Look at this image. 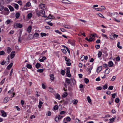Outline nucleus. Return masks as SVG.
<instances>
[{
  "label": "nucleus",
  "mask_w": 123,
  "mask_h": 123,
  "mask_svg": "<svg viewBox=\"0 0 123 123\" xmlns=\"http://www.w3.org/2000/svg\"><path fill=\"white\" fill-rule=\"evenodd\" d=\"M55 17H54V18ZM48 19H51V18L53 19L54 18V17L52 15H51L50 14L47 17Z\"/></svg>",
  "instance_id": "6ab92c4d"
},
{
  "label": "nucleus",
  "mask_w": 123,
  "mask_h": 123,
  "mask_svg": "<svg viewBox=\"0 0 123 123\" xmlns=\"http://www.w3.org/2000/svg\"><path fill=\"white\" fill-rule=\"evenodd\" d=\"M23 26L20 23H17L16 25V26H14V27L15 28H21Z\"/></svg>",
  "instance_id": "20e7f679"
},
{
  "label": "nucleus",
  "mask_w": 123,
  "mask_h": 123,
  "mask_svg": "<svg viewBox=\"0 0 123 123\" xmlns=\"http://www.w3.org/2000/svg\"><path fill=\"white\" fill-rule=\"evenodd\" d=\"M113 63L111 61L108 62V65L109 67H112L113 65Z\"/></svg>",
  "instance_id": "4468645a"
},
{
  "label": "nucleus",
  "mask_w": 123,
  "mask_h": 123,
  "mask_svg": "<svg viewBox=\"0 0 123 123\" xmlns=\"http://www.w3.org/2000/svg\"><path fill=\"white\" fill-rule=\"evenodd\" d=\"M40 34L42 37L46 36L47 35V34L46 33H41Z\"/></svg>",
  "instance_id": "2f4dec72"
},
{
  "label": "nucleus",
  "mask_w": 123,
  "mask_h": 123,
  "mask_svg": "<svg viewBox=\"0 0 123 123\" xmlns=\"http://www.w3.org/2000/svg\"><path fill=\"white\" fill-rule=\"evenodd\" d=\"M68 95V93L67 92H65V94H63L62 95V97L65 98Z\"/></svg>",
  "instance_id": "c756f323"
},
{
  "label": "nucleus",
  "mask_w": 123,
  "mask_h": 123,
  "mask_svg": "<svg viewBox=\"0 0 123 123\" xmlns=\"http://www.w3.org/2000/svg\"><path fill=\"white\" fill-rule=\"evenodd\" d=\"M85 58V56L84 55H83L80 58V60L81 61H83L84 59Z\"/></svg>",
  "instance_id": "6e6d98bb"
},
{
  "label": "nucleus",
  "mask_w": 123,
  "mask_h": 123,
  "mask_svg": "<svg viewBox=\"0 0 123 123\" xmlns=\"http://www.w3.org/2000/svg\"><path fill=\"white\" fill-rule=\"evenodd\" d=\"M5 54V52L4 51L2 50L0 51V55H4Z\"/></svg>",
  "instance_id": "79ce46f5"
},
{
  "label": "nucleus",
  "mask_w": 123,
  "mask_h": 123,
  "mask_svg": "<svg viewBox=\"0 0 123 123\" xmlns=\"http://www.w3.org/2000/svg\"><path fill=\"white\" fill-rule=\"evenodd\" d=\"M119 99L118 98H116L115 100V101L116 103H118L119 102Z\"/></svg>",
  "instance_id": "e433bc0d"
},
{
  "label": "nucleus",
  "mask_w": 123,
  "mask_h": 123,
  "mask_svg": "<svg viewBox=\"0 0 123 123\" xmlns=\"http://www.w3.org/2000/svg\"><path fill=\"white\" fill-rule=\"evenodd\" d=\"M4 6L2 5L0 6V11H2L4 9Z\"/></svg>",
  "instance_id": "de8ad7c7"
},
{
  "label": "nucleus",
  "mask_w": 123,
  "mask_h": 123,
  "mask_svg": "<svg viewBox=\"0 0 123 123\" xmlns=\"http://www.w3.org/2000/svg\"><path fill=\"white\" fill-rule=\"evenodd\" d=\"M43 69H38L37 70V72L40 73H42L43 72Z\"/></svg>",
  "instance_id": "f704fd0d"
},
{
  "label": "nucleus",
  "mask_w": 123,
  "mask_h": 123,
  "mask_svg": "<svg viewBox=\"0 0 123 123\" xmlns=\"http://www.w3.org/2000/svg\"><path fill=\"white\" fill-rule=\"evenodd\" d=\"M12 49L9 47L7 48V52L8 53H9L11 51Z\"/></svg>",
  "instance_id": "2eb2a0df"
},
{
  "label": "nucleus",
  "mask_w": 123,
  "mask_h": 123,
  "mask_svg": "<svg viewBox=\"0 0 123 123\" xmlns=\"http://www.w3.org/2000/svg\"><path fill=\"white\" fill-rule=\"evenodd\" d=\"M51 114V113L49 111H48L46 113V115L48 116H50Z\"/></svg>",
  "instance_id": "8fccbe9b"
},
{
  "label": "nucleus",
  "mask_w": 123,
  "mask_h": 123,
  "mask_svg": "<svg viewBox=\"0 0 123 123\" xmlns=\"http://www.w3.org/2000/svg\"><path fill=\"white\" fill-rule=\"evenodd\" d=\"M43 104V103L41 101H40L39 103V105H38V107L39 108H40L42 106V105Z\"/></svg>",
  "instance_id": "4be33fe9"
},
{
  "label": "nucleus",
  "mask_w": 123,
  "mask_h": 123,
  "mask_svg": "<svg viewBox=\"0 0 123 123\" xmlns=\"http://www.w3.org/2000/svg\"><path fill=\"white\" fill-rule=\"evenodd\" d=\"M65 113L66 112L65 111H62L60 112V114L61 115L64 114H65Z\"/></svg>",
  "instance_id": "774afa93"
},
{
  "label": "nucleus",
  "mask_w": 123,
  "mask_h": 123,
  "mask_svg": "<svg viewBox=\"0 0 123 123\" xmlns=\"http://www.w3.org/2000/svg\"><path fill=\"white\" fill-rule=\"evenodd\" d=\"M71 81L70 79L69 80L68 78H66V82L68 84H70V83Z\"/></svg>",
  "instance_id": "412c9836"
},
{
  "label": "nucleus",
  "mask_w": 123,
  "mask_h": 123,
  "mask_svg": "<svg viewBox=\"0 0 123 123\" xmlns=\"http://www.w3.org/2000/svg\"><path fill=\"white\" fill-rule=\"evenodd\" d=\"M48 24L50 26H52L53 25L52 23L50 22L49 21L47 22Z\"/></svg>",
  "instance_id": "e2e57ef3"
},
{
  "label": "nucleus",
  "mask_w": 123,
  "mask_h": 123,
  "mask_svg": "<svg viewBox=\"0 0 123 123\" xmlns=\"http://www.w3.org/2000/svg\"><path fill=\"white\" fill-rule=\"evenodd\" d=\"M5 79V78H4L3 80H2L1 82L0 83V85H2L4 83Z\"/></svg>",
  "instance_id": "5fc2aeb1"
},
{
  "label": "nucleus",
  "mask_w": 123,
  "mask_h": 123,
  "mask_svg": "<svg viewBox=\"0 0 123 123\" xmlns=\"http://www.w3.org/2000/svg\"><path fill=\"white\" fill-rule=\"evenodd\" d=\"M39 7L40 8L43 9L45 7V4H41L39 5Z\"/></svg>",
  "instance_id": "423d86ee"
},
{
  "label": "nucleus",
  "mask_w": 123,
  "mask_h": 123,
  "mask_svg": "<svg viewBox=\"0 0 123 123\" xmlns=\"http://www.w3.org/2000/svg\"><path fill=\"white\" fill-rule=\"evenodd\" d=\"M116 93H115L113 94L112 95V97L113 98H114L116 97Z\"/></svg>",
  "instance_id": "603ef678"
},
{
  "label": "nucleus",
  "mask_w": 123,
  "mask_h": 123,
  "mask_svg": "<svg viewBox=\"0 0 123 123\" xmlns=\"http://www.w3.org/2000/svg\"><path fill=\"white\" fill-rule=\"evenodd\" d=\"M70 43L73 46L75 45V42L74 41H72L70 42Z\"/></svg>",
  "instance_id": "cd10ccee"
},
{
  "label": "nucleus",
  "mask_w": 123,
  "mask_h": 123,
  "mask_svg": "<svg viewBox=\"0 0 123 123\" xmlns=\"http://www.w3.org/2000/svg\"><path fill=\"white\" fill-rule=\"evenodd\" d=\"M55 121L57 122H58L59 121V120H58L57 119V117L56 116L55 117Z\"/></svg>",
  "instance_id": "680f3d73"
},
{
  "label": "nucleus",
  "mask_w": 123,
  "mask_h": 123,
  "mask_svg": "<svg viewBox=\"0 0 123 123\" xmlns=\"http://www.w3.org/2000/svg\"><path fill=\"white\" fill-rule=\"evenodd\" d=\"M8 0H2V2L3 4L6 3H7Z\"/></svg>",
  "instance_id": "473e14b6"
},
{
  "label": "nucleus",
  "mask_w": 123,
  "mask_h": 123,
  "mask_svg": "<svg viewBox=\"0 0 123 123\" xmlns=\"http://www.w3.org/2000/svg\"><path fill=\"white\" fill-rule=\"evenodd\" d=\"M66 74L67 76L69 77H70L71 76V75L70 74V70L69 68H67V73Z\"/></svg>",
  "instance_id": "f257e3e1"
},
{
  "label": "nucleus",
  "mask_w": 123,
  "mask_h": 123,
  "mask_svg": "<svg viewBox=\"0 0 123 123\" xmlns=\"http://www.w3.org/2000/svg\"><path fill=\"white\" fill-rule=\"evenodd\" d=\"M113 89V86H110L108 88L109 90H112Z\"/></svg>",
  "instance_id": "4d7b16f0"
},
{
  "label": "nucleus",
  "mask_w": 123,
  "mask_h": 123,
  "mask_svg": "<svg viewBox=\"0 0 123 123\" xmlns=\"http://www.w3.org/2000/svg\"><path fill=\"white\" fill-rule=\"evenodd\" d=\"M120 44V43L119 42H118L117 43V47L119 49H122V47L121 46H120L119 45Z\"/></svg>",
  "instance_id": "b1692460"
},
{
  "label": "nucleus",
  "mask_w": 123,
  "mask_h": 123,
  "mask_svg": "<svg viewBox=\"0 0 123 123\" xmlns=\"http://www.w3.org/2000/svg\"><path fill=\"white\" fill-rule=\"evenodd\" d=\"M10 99V98L8 97H6L4 99V101L5 103H6L8 102Z\"/></svg>",
  "instance_id": "a211bd4d"
},
{
  "label": "nucleus",
  "mask_w": 123,
  "mask_h": 123,
  "mask_svg": "<svg viewBox=\"0 0 123 123\" xmlns=\"http://www.w3.org/2000/svg\"><path fill=\"white\" fill-rule=\"evenodd\" d=\"M63 117V116H61L60 115H59L58 117H57L58 120H60Z\"/></svg>",
  "instance_id": "c03bdc74"
},
{
  "label": "nucleus",
  "mask_w": 123,
  "mask_h": 123,
  "mask_svg": "<svg viewBox=\"0 0 123 123\" xmlns=\"http://www.w3.org/2000/svg\"><path fill=\"white\" fill-rule=\"evenodd\" d=\"M14 89L12 88L11 90H9L8 91V93H12Z\"/></svg>",
  "instance_id": "0e129e2a"
},
{
  "label": "nucleus",
  "mask_w": 123,
  "mask_h": 123,
  "mask_svg": "<svg viewBox=\"0 0 123 123\" xmlns=\"http://www.w3.org/2000/svg\"><path fill=\"white\" fill-rule=\"evenodd\" d=\"M95 47L96 49H98L100 47V45L99 44H97L95 45Z\"/></svg>",
  "instance_id": "09e8293b"
},
{
  "label": "nucleus",
  "mask_w": 123,
  "mask_h": 123,
  "mask_svg": "<svg viewBox=\"0 0 123 123\" xmlns=\"http://www.w3.org/2000/svg\"><path fill=\"white\" fill-rule=\"evenodd\" d=\"M1 115L2 116L4 117H6L7 116V114L3 110H2L1 111Z\"/></svg>",
  "instance_id": "7ed1b4c3"
},
{
  "label": "nucleus",
  "mask_w": 123,
  "mask_h": 123,
  "mask_svg": "<svg viewBox=\"0 0 123 123\" xmlns=\"http://www.w3.org/2000/svg\"><path fill=\"white\" fill-rule=\"evenodd\" d=\"M10 20L9 19H8L6 21V22L7 24H8L10 22Z\"/></svg>",
  "instance_id": "69168bd1"
},
{
  "label": "nucleus",
  "mask_w": 123,
  "mask_h": 123,
  "mask_svg": "<svg viewBox=\"0 0 123 123\" xmlns=\"http://www.w3.org/2000/svg\"><path fill=\"white\" fill-rule=\"evenodd\" d=\"M55 98H56L58 99V100H59L61 99L60 96V95L57 93L55 95Z\"/></svg>",
  "instance_id": "ddd939ff"
},
{
  "label": "nucleus",
  "mask_w": 123,
  "mask_h": 123,
  "mask_svg": "<svg viewBox=\"0 0 123 123\" xmlns=\"http://www.w3.org/2000/svg\"><path fill=\"white\" fill-rule=\"evenodd\" d=\"M58 107L57 105H55L54 107V109L55 110H56L58 109Z\"/></svg>",
  "instance_id": "a19ab883"
},
{
  "label": "nucleus",
  "mask_w": 123,
  "mask_h": 123,
  "mask_svg": "<svg viewBox=\"0 0 123 123\" xmlns=\"http://www.w3.org/2000/svg\"><path fill=\"white\" fill-rule=\"evenodd\" d=\"M102 67L101 66H100L98 67L97 69V72L98 73H99L102 70Z\"/></svg>",
  "instance_id": "6e6552de"
},
{
  "label": "nucleus",
  "mask_w": 123,
  "mask_h": 123,
  "mask_svg": "<svg viewBox=\"0 0 123 123\" xmlns=\"http://www.w3.org/2000/svg\"><path fill=\"white\" fill-rule=\"evenodd\" d=\"M33 36L32 34L29 35L28 37V39L29 40H31L33 38Z\"/></svg>",
  "instance_id": "f3484780"
},
{
  "label": "nucleus",
  "mask_w": 123,
  "mask_h": 123,
  "mask_svg": "<svg viewBox=\"0 0 123 123\" xmlns=\"http://www.w3.org/2000/svg\"><path fill=\"white\" fill-rule=\"evenodd\" d=\"M107 86L106 84H105V85H104L103 86V88L104 90H105L107 89Z\"/></svg>",
  "instance_id": "4c0bfd02"
},
{
  "label": "nucleus",
  "mask_w": 123,
  "mask_h": 123,
  "mask_svg": "<svg viewBox=\"0 0 123 123\" xmlns=\"http://www.w3.org/2000/svg\"><path fill=\"white\" fill-rule=\"evenodd\" d=\"M41 13L43 15H45V12L43 9H42L41 10Z\"/></svg>",
  "instance_id": "864d4df0"
},
{
  "label": "nucleus",
  "mask_w": 123,
  "mask_h": 123,
  "mask_svg": "<svg viewBox=\"0 0 123 123\" xmlns=\"http://www.w3.org/2000/svg\"><path fill=\"white\" fill-rule=\"evenodd\" d=\"M8 7L11 11L12 12L14 11V8L12 6L9 5Z\"/></svg>",
  "instance_id": "f8f14e48"
},
{
  "label": "nucleus",
  "mask_w": 123,
  "mask_h": 123,
  "mask_svg": "<svg viewBox=\"0 0 123 123\" xmlns=\"http://www.w3.org/2000/svg\"><path fill=\"white\" fill-rule=\"evenodd\" d=\"M14 7L16 9H18V5L17 4H15L14 6Z\"/></svg>",
  "instance_id": "3c124183"
},
{
  "label": "nucleus",
  "mask_w": 123,
  "mask_h": 123,
  "mask_svg": "<svg viewBox=\"0 0 123 123\" xmlns=\"http://www.w3.org/2000/svg\"><path fill=\"white\" fill-rule=\"evenodd\" d=\"M50 79L52 80H53L54 79V75L53 74H51L50 75Z\"/></svg>",
  "instance_id": "5701e85b"
},
{
  "label": "nucleus",
  "mask_w": 123,
  "mask_h": 123,
  "mask_svg": "<svg viewBox=\"0 0 123 123\" xmlns=\"http://www.w3.org/2000/svg\"><path fill=\"white\" fill-rule=\"evenodd\" d=\"M70 80L71 81H72L73 84H75L76 82L74 79L71 78L70 79Z\"/></svg>",
  "instance_id": "37998d69"
},
{
  "label": "nucleus",
  "mask_w": 123,
  "mask_h": 123,
  "mask_svg": "<svg viewBox=\"0 0 123 123\" xmlns=\"http://www.w3.org/2000/svg\"><path fill=\"white\" fill-rule=\"evenodd\" d=\"M64 58L65 61L67 62H69L70 61V59L69 58H67V57L66 56L64 57Z\"/></svg>",
  "instance_id": "7c9ffc66"
},
{
  "label": "nucleus",
  "mask_w": 123,
  "mask_h": 123,
  "mask_svg": "<svg viewBox=\"0 0 123 123\" xmlns=\"http://www.w3.org/2000/svg\"><path fill=\"white\" fill-rule=\"evenodd\" d=\"M27 67L29 69H31L32 68V66L30 64H27L26 65Z\"/></svg>",
  "instance_id": "bb28decb"
},
{
  "label": "nucleus",
  "mask_w": 123,
  "mask_h": 123,
  "mask_svg": "<svg viewBox=\"0 0 123 123\" xmlns=\"http://www.w3.org/2000/svg\"><path fill=\"white\" fill-rule=\"evenodd\" d=\"M102 55V52L100 51H99L98 55V58L100 57Z\"/></svg>",
  "instance_id": "c85d7f7f"
},
{
  "label": "nucleus",
  "mask_w": 123,
  "mask_h": 123,
  "mask_svg": "<svg viewBox=\"0 0 123 123\" xmlns=\"http://www.w3.org/2000/svg\"><path fill=\"white\" fill-rule=\"evenodd\" d=\"M102 88L101 86H98L96 88V89L98 90H101Z\"/></svg>",
  "instance_id": "052dcab7"
},
{
  "label": "nucleus",
  "mask_w": 123,
  "mask_h": 123,
  "mask_svg": "<svg viewBox=\"0 0 123 123\" xmlns=\"http://www.w3.org/2000/svg\"><path fill=\"white\" fill-rule=\"evenodd\" d=\"M116 77L115 76H114L111 79V80L112 81H114L115 79H116Z\"/></svg>",
  "instance_id": "338daca9"
},
{
  "label": "nucleus",
  "mask_w": 123,
  "mask_h": 123,
  "mask_svg": "<svg viewBox=\"0 0 123 123\" xmlns=\"http://www.w3.org/2000/svg\"><path fill=\"white\" fill-rule=\"evenodd\" d=\"M84 80L85 81V82L86 84H87L89 81L88 79L86 78H85L84 79Z\"/></svg>",
  "instance_id": "393cba45"
},
{
  "label": "nucleus",
  "mask_w": 123,
  "mask_h": 123,
  "mask_svg": "<svg viewBox=\"0 0 123 123\" xmlns=\"http://www.w3.org/2000/svg\"><path fill=\"white\" fill-rule=\"evenodd\" d=\"M87 99L89 103L91 102V99L89 96H88L87 97Z\"/></svg>",
  "instance_id": "ea45409f"
},
{
  "label": "nucleus",
  "mask_w": 123,
  "mask_h": 123,
  "mask_svg": "<svg viewBox=\"0 0 123 123\" xmlns=\"http://www.w3.org/2000/svg\"><path fill=\"white\" fill-rule=\"evenodd\" d=\"M78 102V101L77 100L74 99V100L73 104L74 105H76L77 104V103Z\"/></svg>",
  "instance_id": "a18cd8bd"
},
{
  "label": "nucleus",
  "mask_w": 123,
  "mask_h": 123,
  "mask_svg": "<svg viewBox=\"0 0 123 123\" xmlns=\"http://www.w3.org/2000/svg\"><path fill=\"white\" fill-rule=\"evenodd\" d=\"M61 74L62 75H64L65 74V71L64 70H62L61 71Z\"/></svg>",
  "instance_id": "58836bf2"
},
{
  "label": "nucleus",
  "mask_w": 123,
  "mask_h": 123,
  "mask_svg": "<svg viewBox=\"0 0 123 123\" xmlns=\"http://www.w3.org/2000/svg\"><path fill=\"white\" fill-rule=\"evenodd\" d=\"M34 35L36 37H38L39 36V34L37 33H35L34 34Z\"/></svg>",
  "instance_id": "49530a36"
},
{
  "label": "nucleus",
  "mask_w": 123,
  "mask_h": 123,
  "mask_svg": "<svg viewBox=\"0 0 123 123\" xmlns=\"http://www.w3.org/2000/svg\"><path fill=\"white\" fill-rule=\"evenodd\" d=\"M13 65V63H11L7 67V69H10L12 67Z\"/></svg>",
  "instance_id": "9b49d317"
},
{
  "label": "nucleus",
  "mask_w": 123,
  "mask_h": 123,
  "mask_svg": "<svg viewBox=\"0 0 123 123\" xmlns=\"http://www.w3.org/2000/svg\"><path fill=\"white\" fill-rule=\"evenodd\" d=\"M80 120L76 118L75 120V123H80Z\"/></svg>",
  "instance_id": "13d9d810"
},
{
  "label": "nucleus",
  "mask_w": 123,
  "mask_h": 123,
  "mask_svg": "<svg viewBox=\"0 0 123 123\" xmlns=\"http://www.w3.org/2000/svg\"><path fill=\"white\" fill-rule=\"evenodd\" d=\"M20 16V14L19 12H18L16 13L15 14L16 18H18Z\"/></svg>",
  "instance_id": "dca6fc26"
},
{
  "label": "nucleus",
  "mask_w": 123,
  "mask_h": 123,
  "mask_svg": "<svg viewBox=\"0 0 123 123\" xmlns=\"http://www.w3.org/2000/svg\"><path fill=\"white\" fill-rule=\"evenodd\" d=\"M15 51H12L10 55L11 58V59H12L14 57L15 55Z\"/></svg>",
  "instance_id": "39448f33"
},
{
  "label": "nucleus",
  "mask_w": 123,
  "mask_h": 123,
  "mask_svg": "<svg viewBox=\"0 0 123 123\" xmlns=\"http://www.w3.org/2000/svg\"><path fill=\"white\" fill-rule=\"evenodd\" d=\"M62 50L64 54H66L67 52L66 50L64 49H62Z\"/></svg>",
  "instance_id": "bf43d9fd"
},
{
  "label": "nucleus",
  "mask_w": 123,
  "mask_h": 123,
  "mask_svg": "<svg viewBox=\"0 0 123 123\" xmlns=\"http://www.w3.org/2000/svg\"><path fill=\"white\" fill-rule=\"evenodd\" d=\"M32 29V26L31 25L29 26L27 29V31L29 33H30Z\"/></svg>",
  "instance_id": "1a4fd4ad"
},
{
  "label": "nucleus",
  "mask_w": 123,
  "mask_h": 123,
  "mask_svg": "<svg viewBox=\"0 0 123 123\" xmlns=\"http://www.w3.org/2000/svg\"><path fill=\"white\" fill-rule=\"evenodd\" d=\"M110 71V69L109 68H107L105 71V73L106 74H108L109 73Z\"/></svg>",
  "instance_id": "0eeeda50"
},
{
  "label": "nucleus",
  "mask_w": 123,
  "mask_h": 123,
  "mask_svg": "<svg viewBox=\"0 0 123 123\" xmlns=\"http://www.w3.org/2000/svg\"><path fill=\"white\" fill-rule=\"evenodd\" d=\"M32 15L31 13H29L27 15V18H28L30 19L32 17Z\"/></svg>",
  "instance_id": "a878e982"
},
{
  "label": "nucleus",
  "mask_w": 123,
  "mask_h": 123,
  "mask_svg": "<svg viewBox=\"0 0 123 123\" xmlns=\"http://www.w3.org/2000/svg\"><path fill=\"white\" fill-rule=\"evenodd\" d=\"M71 120V118L69 117H67L66 118V120L68 122L70 121Z\"/></svg>",
  "instance_id": "c9c22d12"
},
{
  "label": "nucleus",
  "mask_w": 123,
  "mask_h": 123,
  "mask_svg": "<svg viewBox=\"0 0 123 123\" xmlns=\"http://www.w3.org/2000/svg\"><path fill=\"white\" fill-rule=\"evenodd\" d=\"M4 10L6 11H7L6 14H8L9 12V11L8 9L6 7H5L4 9Z\"/></svg>",
  "instance_id": "aec40b11"
},
{
  "label": "nucleus",
  "mask_w": 123,
  "mask_h": 123,
  "mask_svg": "<svg viewBox=\"0 0 123 123\" xmlns=\"http://www.w3.org/2000/svg\"><path fill=\"white\" fill-rule=\"evenodd\" d=\"M41 66V64L38 63H37L35 65V67L37 69L39 68Z\"/></svg>",
  "instance_id": "9d476101"
},
{
  "label": "nucleus",
  "mask_w": 123,
  "mask_h": 123,
  "mask_svg": "<svg viewBox=\"0 0 123 123\" xmlns=\"http://www.w3.org/2000/svg\"><path fill=\"white\" fill-rule=\"evenodd\" d=\"M31 5V3L29 2H27L25 4V5L24 6L23 9L24 10H26L27 9L25 8V7L26 6L29 7Z\"/></svg>",
  "instance_id": "f03ea898"
},
{
  "label": "nucleus",
  "mask_w": 123,
  "mask_h": 123,
  "mask_svg": "<svg viewBox=\"0 0 123 123\" xmlns=\"http://www.w3.org/2000/svg\"><path fill=\"white\" fill-rule=\"evenodd\" d=\"M62 3H68V2H69V1L68 0H63L62 1Z\"/></svg>",
  "instance_id": "72a5a7b5"
}]
</instances>
